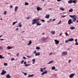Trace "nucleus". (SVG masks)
Listing matches in <instances>:
<instances>
[{
	"mask_svg": "<svg viewBox=\"0 0 78 78\" xmlns=\"http://www.w3.org/2000/svg\"><path fill=\"white\" fill-rule=\"evenodd\" d=\"M39 19H34L33 20V22L32 23V25H34L35 23L36 24L37 22L39 21Z\"/></svg>",
	"mask_w": 78,
	"mask_h": 78,
	"instance_id": "nucleus-1",
	"label": "nucleus"
},
{
	"mask_svg": "<svg viewBox=\"0 0 78 78\" xmlns=\"http://www.w3.org/2000/svg\"><path fill=\"white\" fill-rule=\"evenodd\" d=\"M70 17H71V18H73L72 19H73V22H74V21H75L76 20V15H70Z\"/></svg>",
	"mask_w": 78,
	"mask_h": 78,
	"instance_id": "nucleus-2",
	"label": "nucleus"
},
{
	"mask_svg": "<svg viewBox=\"0 0 78 78\" xmlns=\"http://www.w3.org/2000/svg\"><path fill=\"white\" fill-rule=\"evenodd\" d=\"M71 23H73V22L72 21V19H70L68 21V24L70 25Z\"/></svg>",
	"mask_w": 78,
	"mask_h": 78,
	"instance_id": "nucleus-3",
	"label": "nucleus"
},
{
	"mask_svg": "<svg viewBox=\"0 0 78 78\" xmlns=\"http://www.w3.org/2000/svg\"><path fill=\"white\" fill-rule=\"evenodd\" d=\"M6 72L4 70H3L2 71V72L1 73V75H5V74H6Z\"/></svg>",
	"mask_w": 78,
	"mask_h": 78,
	"instance_id": "nucleus-4",
	"label": "nucleus"
},
{
	"mask_svg": "<svg viewBox=\"0 0 78 78\" xmlns=\"http://www.w3.org/2000/svg\"><path fill=\"white\" fill-rule=\"evenodd\" d=\"M37 9L38 11H41L42 9V8L39 7H37Z\"/></svg>",
	"mask_w": 78,
	"mask_h": 78,
	"instance_id": "nucleus-5",
	"label": "nucleus"
},
{
	"mask_svg": "<svg viewBox=\"0 0 78 78\" xmlns=\"http://www.w3.org/2000/svg\"><path fill=\"white\" fill-rule=\"evenodd\" d=\"M75 75V73L71 74L69 76V78H73V76H74Z\"/></svg>",
	"mask_w": 78,
	"mask_h": 78,
	"instance_id": "nucleus-6",
	"label": "nucleus"
},
{
	"mask_svg": "<svg viewBox=\"0 0 78 78\" xmlns=\"http://www.w3.org/2000/svg\"><path fill=\"white\" fill-rule=\"evenodd\" d=\"M62 53L64 55H67V52H66V51H63L62 52Z\"/></svg>",
	"mask_w": 78,
	"mask_h": 78,
	"instance_id": "nucleus-7",
	"label": "nucleus"
},
{
	"mask_svg": "<svg viewBox=\"0 0 78 78\" xmlns=\"http://www.w3.org/2000/svg\"><path fill=\"white\" fill-rule=\"evenodd\" d=\"M40 23V22L38 21L36 23V24L38 26H40V25H41V23Z\"/></svg>",
	"mask_w": 78,
	"mask_h": 78,
	"instance_id": "nucleus-8",
	"label": "nucleus"
},
{
	"mask_svg": "<svg viewBox=\"0 0 78 78\" xmlns=\"http://www.w3.org/2000/svg\"><path fill=\"white\" fill-rule=\"evenodd\" d=\"M55 44H59V41H58L56 40H55Z\"/></svg>",
	"mask_w": 78,
	"mask_h": 78,
	"instance_id": "nucleus-9",
	"label": "nucleus"
},
{
	"mask_svg": "<svg viewBox=\"0 0 78 78\" xmlns=\"http://www.w3.org/2000/svg\"><path fill=\"white\" fill-rule=\"evenodd\" d=\"M68 40H69V42H70V41H74V39H73V38H69L68 39Z\"/></svg>",
	"mask_w": 78,
	"mask_h": 78,
	"instance_id": "nucleus-10",
	"label": "nucleus"
},
{
	"mask_svg": "<svg viewBox=\"0 0 78 78\" xmlns=\"http://www.w3.org/2000/svg\"><path fill=\"white\" fill-rule=\"evenodd\" d=\"M32 43V41L31 40H30L28 43L27 44V45H30Z\"/></svg>",
	"mask_w": 78,
	"mask_h": 78,
	"instance_id": "nucleus-11",
	"label": "nucleus"
},
{
	"mask_svg": "<svg viewBox=\"0 0 78 78\" xmlns=\"http://www.w3.org/2000/svg\"><path fill=\"white\" fill-rule=\"evenodd\" d=\"M17 9H18V7L17 6H16L14 9V10L15 12H17Z\"/></svg>",
	"mask_w": 78,
	"mask_h": 78,
	"instance_id": "nucleus-12",
	"label": "nucleus"
},
{
	"mask_svg": "<svg viewBox=\"0 0 78 78\" xmlns=\"http://www.w3.org/2000/svg\"><path fill=\"white\" fill-rule=\"evenodd\" d=\"M69 28L70 29H71V30H74V29L75 28V27H70Z\"/></svg>",
	"mask_w": 78,
	"mask_h": 78,
	"instance_id": "nucleus-13",
	"label": "nucleus"
},
{
	"mask_svg": "<svg viewBox=\"0 0 78 78\" xmlns=\"http://www.w3.org/2000/svg\"><path fill=\"white\" fill-rule=\"evenodd\" d=\"M47 73V71H46L45 72H43L41 73L42 75H44V74H46V73Z\"/></svg>",
	"mask_w": 78,
	"mask_h": 78,
	"instance_id": "nucleus-14",
	"label": "nucleus"
},
{
	"mask_svg": "<svg viewBox=\"0 0 78 78\" xmlns=\"http://www.w3.org/2000/svg\"><path fill=\"white\" fill-rule=\"evenodd\" d=\"M6 77L7 78H10L11 76H9V74H8L6 76Z\"/></svg>",
	"mask_w": 78,
	"mask_h": 78,
	"instance_id": "nucleus-15",
	"label": "nucleus"
},
{
	"mask_svg": "<svg viewBox=\"0 0 78 78\" xmlns=\"http://www.w3.org/2000/svg\"><path fill=\"white\" fill-rule=\"evenodd\" d=\"M35 56H39L40 55V53L38 52L35 54Z\"/></svg>",
	"mask_w": 78,
	"mask_h": 78,
	"instance_id": "nucleus-16",
	"label": "nucleus"
},
{
	"mask_svg": "<svg viewBox=\"0 0 78 78\" xmlns=\"http://www.w3.org/2000/svg\"><path fill=\"white\" fill-rule=\"evenodd\" d=\"M34 76V74H32L31 75H29L28 76V78H29V77H33Z\"/></svg>",
	"mask_w": 78,
	"mask_h": 78,
	"instance_id": "nucleus-17",
	"label": "nucleus"
},
{
	"mask_svg": "<svg viewBox=\"0 0 78 78\" xmlns=\"http://www.w3.org/2000/svg\"><path fill=\"white\" fill-rule=\"evenodd\" d=\"M73 9H71L69 10V12H73Z\"/></svg>",
	"mask_w": 78,
	"mask_h": 78,
	"instance_id": "nucleus-18",
	"label": "nucleus"
},
{
	"mask_svg": "<svg viewBox=\"0 0 78 78\" xmlns=\"http://www.w3.org/2000/svg\"><path fill=\"white\" fill-rule=\"evenodd\" d=\"M72 1H73V0H70V1H69L68 2V3H70V4H71V3H72Z\"/></svg>",
	"mask_w": 78,
	"mask_h": 78,
	"instance_id": "nucleus-19",
	"label": "nucleus"
},
{
	"mask_svg": "<svg viewBox=\"0 0 78 78\" xmlns=\"http://www.w3.org/2000/svg\"><path fill=\"white\" fill-rule=\"evenodd\" d=\"M51 33L52 34H55V31H52L51 32Z\"/></svg>",
	"mask_w": 78,
	"mask_h": 78,
	"instance_id": "nucleus-20",
	"label": "nucleus"
},
{
	"mask_svg": "<svg viewBox=\"0 0 78 78\" xmlns=\"http://www.w3.org/2000/svg\"><path fill=\"white\" fill-rule=\"evenodd\" d=\"M7 48L9 49H9H11V48H12V47L9 46L7 47Z\"/></svg>",
	"mask_w": 78,
	"mask_h": 78,
	"instance_id": "nucleus-21",
	"label": "nucleus"
},
{
	"mask_svg": "<svg viewBox=\"0 0 78 78\" xmlns=\"http://www.w3.org/2000/svg\"><path fill=\"white\" fill-rule=\"evenodd\" d=\"M3 55H0V59H3V58H4L5 57H2Z\"/></svg>",
	"mask_w": 78,
	"mask_h": 78,
	"instance_id": "nucleus-22",
	"label": "nucleus"
},
{
	"mask_svg": "<svg viewBox=\"0 0 78 78\" xmlns=\"http://www.w3.org/2000/svg\"><path fill=\"white\" fill-rule=\"evenodd\" d=\"M22 26V24H21V23H20L19 24L18 27H21Z\"/></svg>",
	"mask_w": 78,
	"mask_h": 78,
	"instance_id": "nucleus-23",
	"label": "nucleus"
},
{
	"mask_svg": "<svg viewBox=\"0 0 78 78\" xmlns=\"http://www.w3.org/2000/svg\"><path fill=\"white\" fill-rule=\"evenodd\" d=\"M42 41H45V40H47V38H45V37H43L42 38Z\"/></svg>",
	"mask_w": 78,
	"mask_h": 78,
	"instance_id": "nucleus-24",
	"label": "nucleus"
},
{
	"mask_svg": "<svg viewBox=\"0 0 78 78\" xmlns=\"http://www.w3.org/2000/svg\"><path fill=\"white\" fill-rule=\"evenodd\" d=\"M60 10H61L62 11H64V9L62 8V7H61L59 9Z\"/></svg>",
	"mask_w": 78,
	"mask_h": 78,
	"instance_id": "nucleus-25",
	"label": "nucleus"
},
{
	"mask_svg": "<svg viewBox=\"0 0 78 78\" xmlns=\"http://www.w3.org/2000/svg\"><path fill=\"white\" fill-rule=\"evenodd\" d=\"M72 2L73 3H76V1L75 0H74L72 1Z\"/></svg>",
	"mask_w": 78,
	"mask_h": 78,
	"instance_id": "nucleus-26",
	"label": "nucleus"
},
{
	"mask_svg": "<svg viewBox=\"0 0 78 78\" xmlns=\"http://www.w3.org/2000/svg\"><path fill=\"white\" fill-rule=\"evenodd\" d=\"M45 18H46V19H48V18H49V15H46Z\"/></svg>",
	"mask_w": 78,
	"mask_h": 78,
	"instance_id": "nucleus-27",
	"label": "nucleus"
},
{
	"mask_svg": "<svg viewBox=\"0 0 78 78\" xmlns=\"http://www.w3.org/2000/svg\"><path fill=\"white\" fill-rule=\"evenodd\" d=\"M30 64H25L24 65L25 66V67H28V66H30Z\"/></svg>",
	"mask_w": 78,
	"mask_h": 78,
	"instance_id": "nucleus-28",
	"label": "nucleus"
},
{
	"mask_svg": "<svg viewBox=\"0 0 78 78\" xmlns=\"http://www.w3.org/2000/svg\"><path fill=\"white\" fill-rule=\"evenodd\" d=\"M52 70H55V67L53 66L52 67Z\"/></svg>",
	"mask_w": 78,
	"mask_h": 78,
	"instance_id": "nucleus-29",
	"label": "nucleus"
},
{
	"mask_svg": "<svg viewBox=\"0 0 78 78\" xmlns=\"http://www.w3.org/2000/svg\"><path fill=\"white\" fill-rule=\"evenodd\" d=\"M25 5H29V4L27 2H25Z\"/></svg>",
	"mask_w": 78,
	"mask_h": 78,
	"instance_id": "nucleus-30",
	"label": "nucleus"
},
{
	"mask_svg": "<svg viewBox=\"0 0 78 78\" xmlns=\"http://www.w3.org/2000/svg\"><path fill=\"white\" fill-rule=\"evenodd\" d=\"M17 23V21H16V22H14L13 23V25H15V24H16V23Z\"/></svg>",
	"mask_w": 78,
	"mask_h": 78,
	"instance_id": "nucleus-31",
	"label": "nucleus"
},
{
	"mask_svg": "<svg viewBox=\"0 0 78 78\" xmlns=\"http://www.w3.org/2000/svg\"><path fill=\"white\" fill-rule=\"evenodd\" d=\"M53 61H51L49 62V64H51V63H53Z\"/></svg>",
	"mask_w": 78,
	"mask_h": 78,
	"instance_id": "nucleus-32",
	"label": "nucleus"
},
{
	"mask_svg": "<svg viewBox=\"0 0 78 78\" xmlns=\"http://www.w3.org/2000/svg\"><path fill=\"white\" fill-rule=\"evenodd\" d=\"M36 49L37 50H39L40 49V47H36Z\"/></svg>",
	"mask_w": 78,
	"mask_h": 78,
	"instance_id": "nucleus-33",
	"label": "nucleus"
},
{
	"mask_svg": "<svg viewBox=\"0 0 78 78\" xmlns=\"http://www.w3.org/2000/svg\"><path fill=\"white\" fill-rule=\"evenodd\" d=\"M40 70L41 72H43V69H42V68H40Z\"/></svg>",
	"mask_w": 78,
	"mask_h": 78,
	"instance_id": "nucleus-34",
	"label": "nucleus"
},
{
	"mask_svg": "<svg viewBox=\"0 0 78 78\" xmlns=\"http://www.w3.org/2000/svg\"><path fill=\"white\" fill-rule=\"evenodd\" d=\"M4 66H8V63H4Z\"/></svg>",
	"mask_w": 78,
	"mask_h": 78,
	"instance_id": "nucleus-35",
	"label": "nucleus"
},
{
	"mask_svg": "<svg viewBox=\"0 0 78 78\" xmlns=\"http://www.w3.org/2000/svg\"><path fill=\"white\" fill-rule=\"evenodd\" d=\"M11 61H14V60H15V59L14 58H12L11 59Z\"/></svg>",
	"mask_w": 78,
	"mask_h": 78,
	"instance_id": "nucleus-36",
	"label": "nucleus"
},
{
	"mask_svg": "<svg viewBox=\"0 0 78 78\" xmlns=\"http://www.w3.org/2000/svg\"><path fill=\"white\" fill-rule=\"evenodd\" d=\"M67 15H63L62 16V17H66Z\"/></svg>",
	"mask_w": 78,
	"mask_h": 78,
	"instance_id": "nucleus-37",
	"label": "nucleus"
},
{
	"mask_svg": "<svg viewBox=\"0 0 78 78\" xmlns=\"http://www.w3.org/2000/svg\"><path fill=\"white\" fill-rule=\"evenodd\" d=\"M23 73H24V75H27V73H23Z\"/></svg>",
	"mask_w": 78,
	"mask_h": 78,
	"instance_id": "nucleus-38",
	"label": "nucleus"
},
{
	"mask_svg": "<svg viewBox=\"0 0 78 78\" xmlns=\"http://www.w3.org/2000/svg\"><path fill=\"white\" fill-rule=\"evenodd\" d=\"M69 42V39L68 40H66L65 41V42H66V43H67V42Z\"/></svg>",
	"mask_w": 78,
	"mask_h": 78,
	"instance_id": "nucleus-39",
	"label": "nucleus"
},
{
	"mask_svg": "<svg viewBox=\"0 0 78 78\" xmlns=\"http://www.w3.org/2000/svg\"><path fill=\"white\" fill-rule=\"evenodd\" d=\"M7 12V11H4V14L5 15H6V12Z\"/></svg>",
	"mask_w": 78,
	"mask_h": 78,
	"instance_id": "nucleus-40",
	"label": "nucleus"
},
{
	"mask_svg": "<svg viewBox=\"0 0 78 78\" xmlns=\"http://www.w3.org/2000/svg\"><path fill=\"white\" fill-rule=\"evenodd\" d=\"M3 47H2V46H0V50H2V49H3Z\"/></svg>",
	"mask_w": 78,
	"mask_h": 78,
	"instance_id": "nucleus-41",
	"label": "nucleus"
},
{
	"mask_svg": "<svg viewBox=\"0 0 78 78\" xmlns=\"http://www.w3.org/2000/svg\"><path fill=\"white\" fill-rule=\"evenodd\" d=\"M33 62H35L36 61V60H35V59H34L32 60Z\"/></svg>",
	"mask_w": 78,
	"mask_h": 78,
	"instance_id": "nucleus-42",
	"label": "nucleus"
},
{
	"mask_svg": "<svg viewBox=\"0 0 78 78\" xmlns=\"http://www.w3.org/2000/svg\"><path fill=\"white\" fill-rule=\"evenodd\" d=\"M24 60H22L21 62V64H23V62H24Z\"/></svg>",
	"mask_w": 78,
	"mask_h": 78,
	"instance_id": "nucleus-43",
	"label": "nucleus"
},
{
	"mask_svg": "<svg viewBox=\"0 0 78 78\" xmlns=\"http://www.w3.org/2000/svg\"><path fill=\"white\" fill-rule=\"evenodd\" d=\"M65 34L66 36H68V33H67V32H66Z\"/></svg>",
	"mask_w": 78,
	"mask_h": 78,
	"instance_id": "nucleus-44",
	"label": "nucleus"
},
{
	"mask_svg": "<svg viewBox=\"0 0 78 78\" xmlns=\"http://www.w3.org/2000/svg\"><path fill=\"white\" fill-rule=\"evenodd\" d=\"M75 45H78V43H77V42H76Z\"/></svg>",
	"mask_w": 78,
	"mask_h": 78,
	"instance_id": "nucleus-45",
	"label": "nucleus"
},
{
	"mask_svg": "<svg viewBox=\"0 0 78 78\" xmlns=\"http://www.w3.org/2000/svg\"><path fill=\"white\" fill-rule=\"evenodd\" d=\"M19 53H18L16 54L17 56H19Z\"/></svg>",
	"mask_w": 78,
	"mask_h": 78,
	"instance_id": "nucleus-46",
	"label": "nucleus"
},
{
	"mask_svg": "<svg viewBox=\"0 0 78 78\" xmlns=\"http://www.w3.org/2000/svg\"><path fill=\"white\" fill-rule=\"evenodd\" d=\"M27 57L28 58H31V56H28V55H27Z\"/></svg>",
	"mask_w": 78,
	"mask_h": 78,
	"instance_id": "nucleus-47",
	"label": "nucleus"
},
{
	"mask_svg": "<svg viewBox=\"0 0 78 78\" xmlns=\"http://www.w3.org/2000/svg\"><path fill=\"white\" fill-rule=\"evenodd\" d=\"M61 22V20L58 23V24H60Z\"/></svg>",
	"mask_w": 78,
	"mask_h": 78,
	"instance_id": "nucleus-48",
	"label": "nucleus"
},
{
	"mask_svg": "<svg viewBox=\"0 0 78 78\" xmlns=\"http://www.w3.org/2000/svg\"><path fill=\"white\" fill-rule=\"evenodd\" d=\"M62 0H57V2H61V1H62Z\"/></svg>",
	"mask_w": 78,
	"mask_h": 78,
	"instance_id": "nucleus-49",
	"label": "nucleus"
},
{
	"mask_svg": "<svg viewBox=\"0 0 78 78\" xmlns=\"http://www.w3.org/2000/svg\"><path fill=\"white\" fill-rule=\"evenodd\" d=\"M23 59H26V57H25L24 56H23Z\"/></svg>",
	"mask_w": 78,
	"mask_h": 78,
	"instance_id": "nucleus-50",
	"label": "nucleus"
},
{
	"mask_svg": "<svg viewBox=\"0 0 78 78\" xmlns=\"http://www.w3.org/2000/svg\"><path fill=\"white\" fill-rule=\"evenodd\" d=\"M41 22H45V20H41Z\"/></svg>",
	"mask_w": 78,
	"mask_h": 78,
	"instance_id": "nucleus-51",
	"label": "nucleus"
},
{
	"mask_svg": "<svg viewBox=\"0 0 78 78\" xmlns=\"http://www.w3.org/2000/svg\"><path fill=\"white\" fill-rule=\"evenodd\" d=\"M77 41H78V40L77 39H76L75 40V42H77Z\"/></svg>",
	"mask_w": 78,
	"mask_h": 78,
	"instance_id": "nucleus-52",
	"label": "nucleus"
},
{
	"mask_svg": "<svg viewBox=\"0 0 78 78\" xmlns=\"http://www.w3.org/2000/svg\"><path fill=\"white\" fill-rule=\"evenodd\" d=\"M34 54H35V53H36V51H34Z\"/></svg>",
	"mask_w": 78,
	"mask_h": 78,
	"instance_id": "nucleus-53",
	"label": "nucleus"
},
{
	"mask_svg": "<svg viewBox=\"0 0 78 78\" xmlns=\"http://www.w3.org/2000/svg\"><path fill=\"white\" fill-rule=\"evenodd\" d=\"M10 8H12V7H13V6H12V5H11L10 6Z\"/></svg>",
	"mask_w": 78,
	"mask_h": 78,
	"instance_id": "nucleus-54",
	"label": "nucleus"
},
{
	"mask_svg": "<svg viewBox=\"0 0 78 78\" xmlns=\"http://www.w3.org/2000/svg\"><path fill=\"white\" fill-rule=\"evenodd\" d=\"M16 31H18L19 30V28H17L16 29Z\"/></svg>",
	"mask_w": 78,
	"mask_h": 78,
	"instance_id": "nucleus-55",
	"label": "nucleus"
},
{
	"mask_svg": "<svg viewBox=\"0 0 78 78\" xmlns=\"http://www.w3.org/2000/svg\"><path fill=\"white\" fill-rule=\"evenodd\" d=\"M62 34L61 33L59 35L60 36H62Z\"/></svg>",
	"mask_w": 78,
	"mask_h": 78,
	"instance_id": "nucleus-56",
	"label": "nucleus"
},
{
	"mask_svg": "<svg viewBox=\"0 0 78 78\" xmlns=\"http://www.w3.org/2000/svg\"><path fill=\"white\" fill-rule=\"evenodd\" d=\"M56 20V19H54L53 20V21H55Z\"/></svg>",
	"mask_w": 78,
	"mask_h": 78,
	"instance_id": "nucleus-57",
	"label": "nucleus"
},
{
	"mask_svg": "<svg viewBox=\"0 0 78 78\" xmlns=\"http://www.w3.org/2000/svg\"><path fill=\"white\" fill-rule=\"evenodd\" d=\"M24 64H27V62H24Z\"/></svg>",
	"mask_w": 78,
	"mask_h": 78,
	"instance_id": "nucleus-58",
	"label": "nucleus"
},
{
	"mask_svg": "<svg viewBox=\"0 0 78 78\" xmlns=\"http://www.w3.org/2000/svg\"><path fill=\"white\" fill-rule=\"evenodd\" d=\"M3 39H0V41H3Z\"/></svg>",
	"mask_w": 78,
	"mask_h": 78,
	"instance_id": "nucleus-59",
	"label": "nucleus"
},
{
	"mask_svg": "<svg viewBox=\"0 0 78 78\" xmlns=\"http://www.w3.org/2000/svg\"><path fill=\"white\" fill-rule=\"evenodd\" d=\"M70 62H71V60H69V63H70Z\"/></svg>",
	"mask_w": 78,
	"mask_h": 78,
	"instance_id": "nucleus-60",
	"label": "nucleus"
},
{
	"mask_svg": "<svg viewBox=\"0 0 78 78\" xmlns=\"http://www.w3.org/2000/svg\"><path fill=\"white\" fill-rule=\"evenodd\" d=\"M52 53H53L51 52V53H50L49 54V55H51V54H52Z\"/></svg>",
	"mask_w": 78,
	"mask_h": 78,
	"instance_id": "nucleus-61",
	"label": "nucleus"
},
{
	"mask_svg": "<svg viewBox=\"0 0 78 78\" xmlns=\"http://www.w3.org/2000/svg\"><path fill=\"white\" fill-rule=\"evenodd\" d=\"M27 19H30V17H27Z\"/></svg>",
	"mask_w": 78,
	"mask_h": 78,
	"instance_id": "nucleus-62",
	"label": "nucleus"
},
{
	"mask_svg": "<svg viewBox=\"0 0 78 78\" xmlns=\"http://www.w3.org/2000/svg\"><path fill=\"white\" fill-rule=\"evenodd\" d=\"M50 21H51V20H52L51 19H50V20H49Z\"/></svg>",
	"mask_w": 78,
	"mask_h": 78,
	"instance_id": "nucleus-63",
	"label": "nucleus"
},
{
	"mask_svg": "<svg viewBox=\"0 0 78 78\" xmlns=\"http://www.w3.org/2000/svg\"><path fill=\"white\" fill-rule=\"evenodd\" d=\"M76 22H77V23H78V20H77Z\"/></svg>",
	"mask_w": 78,
	"mask_h": 78,
	"instance_id": "nucleus-64",
	"label": "nucleus"
}]
</instances>
